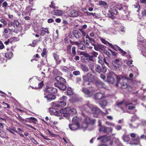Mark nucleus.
Segmentation results:
<instances>
[{
    "instance_id": "obj_1",
    "label": "nucleus",
    "mask_w": 146,
    "mask_h": 146,
    "mask_svg": "<svg viewBox=\"0 0 146 146\" xmlns=\"http://www.w3.org/2000/svg\"><path fill=\"white\" fill-rule=\"evenodd\" d=\"M57 82V83H54V86L60 90H64L66 88V86L64 83L66 80L63 78L59 76H56L55 78Z\"/></svg>"
},
{
    "instance_id": "obj_2",
    "label": "nucleus",
    "mask_w": 146,
    "mask_h": 146,
    "mask_svg": "<svg viewBox=\"0 0 146 146\" xmlns=\"http://www.w3.org/2000/svg\"><path fill=\"white\" fill-rule=\"evenodd\" d=\"M57 92V89L55 88H48L46 90L45 93L44 98H46L48 102H50L55 99V96L54 95L51 94H47V92L49 93H54Z\"/></svg>"
},
{
    "instance_id": "obj_3",
    "label": "nucleus",
    "mask_w": 146,
    "mask_h": 146,
    "mask_svg": "<svg viewBox=\"0 0 146 146\" xmlns=\"http://www.w3.org/2000/svg\"><path fill=\"white\" fill-rule=\"evenodd\" d=\"M82 78L84 85H90L95 80L94 76L91 73H88L87 74L83 76Z\"/></svg>"
},
{
    "instance_id": "obj_4",
    "label": "nucleus",
    "mask_w": 146,
    "mask_h": 146,
    "mask_svg": "<svg viewBox=\"0 0 146 146\" xmlns=\"http://www.w3.org/2000/svg\"><path fill=\"white\" fill-rule=\"evenodd\" d=\"M132 103L128 102H124V101L118 102L116 104V106L119 107L122 110L123 112H124L123 108L124 107H128V108L129 110H131L134 109L135 107L133 106H130L132 105Z\"/></svg>"
},
{
    "instance_id": "obj_5",
    "label": "nucleus",
    "mask_w": 146,
    "mask_h": 146,
    "mask_svg": "<svg viewBox=\"0 0 146 146\" xmlns=\"http://www.w3.org/2000/svg\"><path fill=\"white\" fill-rule=\"evenodd\" d=\"M67 99V97L65 96H63L60 98V101L58 102H53L52 103V106L55 107H62L65 106L66 105V102Z\"/></svg>"
},
{
    "instance_id": "obj_6",
    "label": "nucleus",
    "mask_w": 146,
    "mask_h": 146,
    "mask_svg": "<svg viewBox=\"0 0 146 146\" xmlns=\"http://www.w3.org/2000/svg\"><path fill=\"white\" fill-rule=\"evenodd\" d=\"M116 78L117 82L115 84V86H118L119 84L120 83L122 88L124 89L127 87L128 85L126 83L127 80L126 79L121 78L120 76H117Z\"/></svg>"
},
{
    "instance_id": "obj_7",
    "label": "nucleus",
    "mask_w": 146,
    "mask_h": 146,
    "mask_svg": "<svg viewBox=\"0 0 146 146\" xmlns=\"http://www.w3.org/2000/svg\"><path fill=\"white\" fill-rule=\"evenodd\" d=\"M85 108L90 109L94 114H98L100 113L101 111L100 109L98 108L95 106H92L91 108H90V107H88V105H86L81 107L80 109L81 110H82L83 111H89L88 110H87Z\"/></svg>"
},
{
    "instance_id": "obj_8",
    "label": "nucleus",
    "mask_w": 146,
    "mask_h": 146,
    "mask_svg": "<svg viewBox=\"0 0 146 146\" xmlns=\"http://www.w3.org/2000/svg\"><path fill=\"white\" fill-rule=\"evenodd\" d=\"M131 140V145H138L140 144V137L136 134L133 133L130 134Z\"/></svg>"
},
{
    "instance_id": "obj_9",
    "label": "nucleus",
    "mask_w": 146,
    "mask_h": 146,
    "mask_svg": "<svg viewBox=\"0 0 146 146\" xmlns=\"http://www.w3.org/2000/svg\"><path fill=\"white\" fill-rule=\"evenodd\" d=\"M111 10H109L108 11L107 15L108 16L112 19H114L115 17L113 15H116L117 13L116 8L115 6L111 5L110 6Z\"/></svg>"
},
{
    "instance_id": "obj_10",
    "label": "nucleus",
    "mask_w": 146,
    "mask_h": 146,
    "mask_svg": "<svg viewBox=\"0 0 146 146\" xmlns=\"http://www.w3.org/2000/svg\"><path fill=\"white\" fill-rule=\"evenodd\" d=\"M99 131L103 133L109 134L112 132L113 129L111 127H107L105 125L99 128Z\"/></svg>"
},
{
    "instance_id": "obj_11",
    "label": "nucleus",
    "mask_w": 146,
    "mask_h": 146,
    "mask_svg": "<svg viewBox=\"0 0 146 146\" xmlns=\"http://www.w3.org/2000/svg\"><path fill=\"white\" fill-rule=\"evenodd\" d=\"M117 77L112 71H110L109 73L107 76L108 82L111 84H113L115 82V80L114 79L115 77Z\"/></svg>"
},
{
    "instance_id": "obj_12",
    "label": "nucleus",
    "mask_w": 146,
    "mask_h": 146,
    "mask_svg": "<svg viewBox=\"0 0 146 146\" xmlns=\"http://www.w3.org/2000/svg\"><path fill=\"white\" fill-rule=\"evenodd\" d=\"M113 68L115 70H117L119 69V65L122 64L121 60L120 59H116L115 61L113 62Z\"/></svg>"
},
{
    "instance_id": "obj_13",
    "label": "nucleus",
    "mask_w": 146,
    "mask_h": 146,
    "mask_svg": "<svg viewBox=\"0 0 146 146\" xmlns=\"http://www.w3.org/2000/svg\"><path fill=\"white\" fill-rule=\"evenodd\" d=\"M70 108L69 107H67L64 108L60 110V112L61 113V116L63 114L64 117H68L70 115Z\"/></svg>"
},
{
    "instance_id": "obj_14",
    "label": "nucleus",
    "mask_w": 146,
    "mask_h": 146,
    "mask_svg": "<svg viewBox=\"0 0 146 146\" xmlns=\"http://www.w3.org/2000/svg\"><path fill=\"white\" fill-rule=\"evenodd\" d=\"M110 139V137L106 135L101 136L97 138V140H100L102 143L106 142L109 141Z\"/></svg>"
},
{
    "instance_id": "obj_15",
    "label": "nucleus",
    "mask_w": 146,
    "mask_h": 146,
    "mask_svg": "<svg viewBox=\"0 0 146 146\" xmlns=\"http://www.w3.org/2000/svg\"><path fill=\"white\" fill-rule=\"evenodd\" d=\"M68 15L71 17H76L78 15V12L75 10L72 9L68 11Z\"/></svg>"
},
{
    "instance_id": "obj_16",
    "label": "nucleus",
    "mask_w": 146,
    "mask_h": 146,
    "mask_svg": "<svg viewBox=\"0 0 146 146\" xmlns=\"http://www.w3.org/2000/svg\"><path fill=\"white\" fill-rule=\"evenodd\" d=\"M50 112L52 113L55 115L58 116H61V113L58 110L53 108H50Z\"/></svg>"
},
{
    "instance_id": "obj_17",
    "label": "nucleus",
    "mask_w": 146,
    "mask_h": 146,
    "mask_svg": "<svg viewBox=\"0 0 146 146\" xmlns=\"http://www.w3.org/2000/svg\"><path fill=\"white\" fill-rule=\"evenodd\" d=\"M82 92L86 95L87 97H90L93 94L92 91H90L86 88H83L82 89Z\"/></svg>"
},
{
    "instance_id": "obj_18",
    "label": "nucleus",
    "mask_w": 146,
    "mask_h": 146,
    "mask_svg": "<svg viewBox=\"0 0 146 146\" xmlns=\"http://www.w3.org/2000/svg\"><path fill=\"white\" fill-rule=\"evenodd\" d=\"M73 34L76 38H80L82 36V33L81 32L76 30L73 31Z\"/></svg>"
},
{
    "instance_id": "obj_19",
    "label": "nucleus",
    "mask_w": 146,
    "mask_h": 146,
    "mask_svg": "<svg viewBox=\"0 0 146 146\" xmlns=\"http://www.w3.org/2000/svg\"><path fill=\"white\" fill-rule=\"evenodd\" d=\"M112 49L116 51L119 50L120 52V53L123 56H124L126 54V53L125 52L123 51V50L117 45H114V48H113Z\"/></svg>"
},
{
    "instance_id": "obj_20",
    "label": "nucleus",
    "mask_w": 146,
    "mask_h": 146,
    "mask_svg": "<svg viewBox=\"0 0 146 146\" xmlns=\"http://www.w3.org/2000/svg\"><path fill=\"white\" fill-rule=\"evenodd\" d=\"M40 36H44L45 34L47 33V34H49V32L48 31V29L47 28H41L40 30Z\"/></svg>"
},
{
    "instance_id": "obj_21",
    "label": "nucleus",
    "mask_w": 146,
    "mask_h": 146,
    "mask_svg": "<svg viewBox=\"0 0 146 146\" xmlns=\"http://www.w3.org/2000/svg\"><path fill=\"white\" fill-rule=\"evenodd\" d=\"M98 61L99 63L101 64H104V62H105L108 66L109 64L107 62L106 60L104 58L100 55L98 56Z\"/></svg>"
},
{
    "instance_id": "obj_22",
    "label": "nucleus",
    "mask_w": 146,
    "mask_h": 146,
    "mask_svg": "<svg viewBox=\"0 0 146 146\" xmlns=\"http://www.w3.org/2000/svg\"><path fill=\"white\" fill-rule=\"evenodd\" d=\"M79 126V124L72 123V124L69 125L70 129L72 130H75L78 129Z\"/></svg>"
},
{
    "instance_id": "obj_23",
    "label": "nucleus",
    "mask_w": 146,
    "mask_h": 146,
    "mask_svg": "<svg viewBox=\"0 0 146 146\" xmlns=\"http://www.w3.org/2000/svg\"><path fill=\"white\" fill-rule=\"evenodd\" d=\"M96 84L100 88H106V86L102 82L99 80H97L95 82Z\"/></svg>"
},
{
    "instance_id": "obj_24",
    "label": "nucleus",
    "mask_w": 146,
    "mask_h": 146,
    "mask_svg": "<svg viewBox=\"0 0 146 146\" xmlns=\"http://www.w3.org/2000/svg\"><path fill=\"white\" fill-rule=\"evenodd\" d=\"M99 38L102 43L106 44H108V45L111 47L112 48H114V46L113 45L109 43L107 41H106L102 37H99Z\"/></svg>"
},
{
    "instance_id": "obj_25",
    "label": "nucleus",
    "mask_w": 146,
    "mask_h": 146,
    "mask_svg": "<svg viewBox=\"0 0 146 146\" xmlns=\"http://www.w3.org/2000/svg\"><path fill=\"white\" fill-rule=\"evenodd\" d=\"M96 121L94 119H91L88 117H86L84 122L88 124L92 123L94 124L95 123Z\"/></svg>"
},
{
    "instance_id": "obj_26",
    "label": "nucleus",
    "mask_w": 146,
    "mask_h": 146,
    "mask_svg": "<svg viewBox=\"0 0 146 146\" xmlns=\"http://www.w3.org/2000/svg\"><path fill=\"white\" fill-rule=\"evenodd\" d=\"M94 49L97 51L100 50H103L104 48V46L103 45L100 44H97L94 45Z\"/></svg>"
},
{
    "instance_id": "obj_27",
    "label": "nucleus",
    "mask_w": 146,
    "mask_h": 146,
    "mask_svg": "<svg viewBox=\"0 0 146 146\" xmlns=\"http://www.w3.org/2000/svg\"><path fill=\"white\" fill-rule=\"evenodd\" d=\"M94 96L96 99L100 100L104 97V95L101 93H99L96 94Z\"/></svg>"
},
{
    "instance_id": "obj_28",
    "label": "nucleus",
    "mask_w": 146,
    "mask_h": 146,
    "mask_svg": "<svg viewBox=\"0 0 146 146\" xmlns=\"http://www.w3.org/2000/svg\"><path fill=\"white\" fill-rule=\"evenodd\" d=\"M52 13L57 16H60L62 14V12L59 10H54L52 12Z\"/></svg>"
},
{
    "instance_id": "obj_29",
    "label": "nucleus",
    "mask_w": 146,
    "mask_h": 146,
    "mask_svg": "<svg viewBox=\"0 0 146 146\" xmlns=\"http://www.w3.org/2000/svg\"><path fill=\"white\" fill-rule=\"evenodd\" d=\"M122 138L123 140L125 142H128L130 140L129 135L125 134H124Z\"/></svg>"
},
{
    "instance_id": "obj_30",
    "label": "nucleus",
    "mask_w": 146,
    "mask_h": 146,
    "mask_svg": "<svg viewBox=\"0 0 146 146\" xmlns=\"http://www.w3.org/2000/svg\"><path fill=\"white\" fill-rule=\"evenodd\" d=\"M13 54L12 52L9 51L6 52L5 54V56L7 58L10 59L13 56Z\"/></svg>"
},
{
    "instance_id": "obj_31",
    "label": "nucleus",
    "mask_w": 146,
    "mask_h": 146,
    "mask_svg": "<svg viewBox=\"0 0 146 146\" xmlns=\"http://www.w3.org/2000/svg\"><path fill=\"white\" fill-rule=\"evenodd\" d=\"M107 102L106 100H104L99 103V104L103 108L107 105Z\"/></svg>"
},
{
    "instance_id": "obj_32",
    "label": "nucleus",
    "mask_w": 146,
    "mask_h": 146,
    "mask_svg": "<svg viewBox=\"0 0 146 146\" xmlns=\"http://www.w3.org/2000/svg\"><path fill=\"white\" fill-rule=\"evenodd\" d=\"M83 38V41L86 45L88 46L92 44V43L90 41V40L88 39H85L84 38L82 37Z\"/></svg>"
},
{
    "instance_id": "obj_33",
    "label": "nucleus",
    "mask_w": 146,
    "mask_h": 146,
    "mask_svg": "<svg viewBox=\"0 0 146 146\" xmlns=\"http://www.w3.org/2000/svg\"><path fill=\"white\" fill-rule=\"evenodd\" d=\"M78 120L79 119L77 117H74L72 119V122L74 123L79 124Z\"/></svg>"
},
{
    "instance_id": "obj_34",
    "label": "nucleus",
    "mask_w": 146,
    "mask_h": 146,
    "mask_svg": "<svg viewBox=\"0 0 146 146\" xmlns=\"http://www.w3.org/2000/svg\"><path fill=\"white\" fill-rule=\"evenodd\" d=\"M82 42V41H80L78 47L80 49L84 50L85 49V46L83 44L81 43Z\"/></svg>"
},
{
    "instance_id": "obj_35",
    "label": "nucleus",
    "mask_w": 146,
    "mask_h": 146,
    "mask_svg": "<svg viewBox=\"0 0 146 146\" xmlns=\"http://www.w3.org/2000/svg\"><path fill=\"white\" fill-rule=\"evenodd\" d=\"M81 68L82 70L86 72L88 71V68L86 65H82L81 66Z\"/></svg>"
},
{
    "instance_id": "obj_36",
    "label": "nucleus",
    "mask_w": 146,
    "mask_h": 146,
    "mask_svg": "<svg viewBox=\"0 0 146 146\" xmlns=\"http://www.w3.org/2000/svg\"><path fill=\"white\" fill-rule=\"evenodd\" d=\"M96 71L100 73L101 72V66H100L97 65L96 66L95 68Z\"/></svg>"
},
{
    "instance_id": "obj_37",
    "label": "nucleus",
    "mask_w": 146,
    "mask_h": 146,
    "mask_svg": "<svg viewBox=\"0 0 146 146\" xmlns=\"http://www.w3.org/2000/svg\"><path fill=\"white\" fill-rule=\"evenodd\" d=\"M88 127V124L86 123L85 122H84L82 124V127L83 128L84 130L86 129Z\"/></svg>"
},
{
    "instance_id": "obj_38",
    "label": "nucleus",
    "mask_w": 146,
    "mask_h": 146,
    "mask_svg": "<svg viewBox=\"0 0 146 146\" xmlns=\"http://www.w3.org/2000/svg\"><path fill=\"white\" fill-rule=\"evenodd\" d=\"M72 56H74L76 54V48L75 47H73L72 49Z\"/></svg>"
},
{
    "instance_id": "obj_39",
    "label": "nucleus",
    "mask_w": 146,
    "mask_h": 146,
    "mask_svg": "<svg viewBox=\"0 0 146 146\" xmlns=\"http://www.w3.org/2000/svg\"><path fill=\"white\" fill-rule=\"evenodd\" d=\"M91 55L94 58L96 57L98 55V53L95 52H92L90 53Z\"/></svg>"
},
{
    "instance_id": "obj_40",
    "label": "nucleus",
    "mask_w": 146,
    "mask_h": 146,
    "mask_svg": "<svg viewBox=\"0 0 146 146\" xmlns=\"http://www.w3.org/2000/svg\"><path fill=\"white\" fill-rule=\"evenodd\" d=\"M122 5L118 3L116 5V7L119 10H122Z\"/></svg>"
},
{
    "instance_id": "obj_41",
    "label": "nucleus",
    "mask_w": 146,
    "mask_h": 146,
    "mask_svg": "<svg viewBox=\"0 0 146 146\" xmlns=\"http://www.w3.org/2000/svg\"><path fill=\"white\" fill-rule=\"evenodd\" d=\"M79 31H80L81 33L82 34L83 37L85 36L86 35V33L85 31H84L83 29H79Z\"/></svg>"
},
{
    "instance_id": "obj_42",
    "label": "nucleus",
    "mask_w": 146,
    "mask_h": 146,
    "mask_svg": "<svg viewBox=\"0 0 146 146\" xmlns=\"http://www.w3.org/2000/svg\"><path fill=\"white\" fill-rule=\"evenodd\" d=\"M76 109L74 108H72L71 109L70 108V110H69L70 114L72 113L73 114H74L76 113Z\"/></svg>"
},
{
    "instance_id": "obj_43",
    "label": "nucleus",
    "mask_w": 146,
    "mask_h": 146,
    "mask_svg": "<svg viewBox=\"0 0 146 146\" xmlns=\"http://www.w3.org/2000/svg\"><path fill=\"white\" fill-rule=\"evenodd\" d=\"M16 117L20 121L23 122L24 120V119H23L22 117L19 115H17V116H16Z\"/></svg>"
},
{
    "instance_id": "obj_44",
    "label": "nucleus",
    "mask_w": 146,
    "mask_h": 146,
    "mask_svg": "<svg viewBox=\"0 0 146 146\" xmlns=\"http://www.w3.org/2000/svg\"><path fill=\"white\" fill-rule=\"evenodd\" d=\"M99 4L100 5H103L104 6L107 5V4L106 2L101 1H99Z\"/></svg>"
},
{
    "instance_id": "obj_45",
    "label": "nucleus",
    "mask_w": 146,
    "mask_h": 146,
    "mask_svg": "<svg viewBox=\"0 0 146 146\" xmlns=\"http://www.w3.org/2000/svg\"><path fill=\"white\" fill-rule=\"evenodd\" d=\"M84 13L85 14H86L88 16L92 15L93 16H94L96 14L95 13H90L88 11H85Z\"/></svg>"
},
{
    "instance_id": "obj_46",
    "label": "nucleus",
    "mask_w": 146,
    "mask_h": 146,
    "mask_svg": "<svg viewBox=\"0 0 146 146\" xmlns=\"http://www.w3.org/2000/svg\"><path fill=\"white\" fill-rule=\"evenodd\" d=\"M41 39V38L40 37L39 39L38 40H33L32 43L33 44H36L38 43L39 41H40Z\"/></svg>"
},
{
    "instance_id": "obj_47",
    "label": "nucleus",
    "mask_w": 146,
    "mask_h": 146,
    "mask_svg": "<svg viewBox=\"0 0 146 146\" xmlns=\"http://www.w3.org/2000/svg\"><path fill=\"white\" fill-rule=\"evenodd\" d=\"M134 78V77H133V74L132 73H131L129 74V77L127 78V79L131 80H133Z\"/></svg>"
},
{
    "instance_id": "obj_48",
    "label": "nucleus",
    "mask_w": 146,
    "mask_h": 146,
    "mask_svg": "<svg viewBox=\"0 0 146 146\" xmlns=\"http://www.w3.org/2000/svg\"><path fill=\"white\" fill-rule=\"evenodd\" d=\"M105 124L107 125L111 126H115L114 124L112 123H110L108 121H106Z\"/></svg>"
},
{
    "instance_id": "obj_49",
    "label": "nucleus",
    "mask_w": 146,
    "mask_h": 146,
    "mask_svg": "<svg viewBox=\"0 0 146 146\" xmlns=\"http://www.w3.org/2000/svg\"><path fill=\"white\" fill-rule=\"evenodd\" d=\"M107 71L106 67L104 66H103L101 68V72H105Z\"/></svg>"
},
{
    "instance_id": "obj_50",
    "label": "nucleus",
    "mask_w": 146,
    "mask_h": 146,
    "mask_svg": "<svg viewBox=\"0 0 146 146\" xmlns=\"http://www.w3.org/2000/svg\"><path fill=\"white\" fill-rule=\"evenodd\" d=\"M17 38L16 37H13L12 38H10V41L12 42L16 41L17 40Z\"/></svg>"
},
{
    "instance_id": "obj_51",
    "label": "nucleus",
    "mask_w": 146,
    "mask_h": 146,
    "mask_svg": "<svg viewBox=\"0 0 146 146\" xmlns=\"http://www.w3.org/2000/svg\"><path fill=\"white\" fill-rule=\"evenodd\" d=\"M31 140L32 142L35 144L37 145L38 144V143L34 138H32Z\"/></svg>"
},
{
    "instance_id": "obj_52",
    "label": "nucleus",
    "mask_w": 146,
    "mask_h": 146,
    "mask_svg": "<svg viewBox=\"0 0 146 146\" xmlns=\"http://www.w3.org/2000/svg\"><path fill=\"white\" fill-rule=\"evenodd\" d=\"M94 64L92 63L90 64L89 65L90 68L92 71H93L94 70Z\"/></svg>"
},
{
    "instance_id": "obj_53",
    "label": "nucleus",
    "mask_w": 146,
    "mask_h": 146,
    "mask_svg": "<svg viewBox=\"0 0 146 146\" xmlns=\"http://www.w3.org/2000/svg\"><path fill=\"white\" fill-rule=\"evenodd\" d=\"M7 130L9 132H10L11 133L13 134L14 133L13 131H15V129H12L11 128H8L7 129Z\"/></svg>"
},
{
    "instance_id": "obj_54",
    "label": "nucleus",
    "mask_w": 146,
    "mask_h": 146,
    "mask_svg": "<svg viewBox=\"0 0 146 146\" xmlns=\"http://www.w3.org/2000/svg\"><path fill=\"white\" fill-rule=\"evenodd\" d=\"M46 54V50L45 48H44L43 51L41 53V55L42 57H43Z\"/></svg>"
},
{
    "instance_id": "obj_55",
    "label": "nucleus",
    "mask_w": 146,
    "mask_h": 146,
    "mask_svg": "<svg viewBox=\"0 0 146 146\" xmlns=\"http://www.w3.org/2000/svg\"><path fill=\"white\" fill-rule=\"evenodd\" d=\"M89 59L90 60L94 61L95 60V58L92 56V55H89L88 56Z\"/></svg>"
},
{
    "instance_id": "obj_56",
    "label": "nucleus",
    "mask_w": 146,
    "mask_h": 146,
    "mask_svg": "<svg viewBox=\"0 0 146 146\" xmlns=\"http://www.w3.org/2000/svg\"><path fill=\"white\" fill-rule=\"evenodd\" d=\"M67 93L69 95H71L72 94V92L71 88H70L68 89Z\"/></svg>"
},
{
    "instance_id": "obj_57",
    "label": "nucleus",
    "mask_w": 146,
    "mask_h": 146,
    "mask_svg": "<svg viewBox=\"0 0 146 146\" xmlns=\"http://www.w3.org/2000/svg\"><path fill=\"white\" fill-rule=\"evenodd\" d=\"M127 6L126 5H124L123 6L122 5V10L123 11H126L127 9Z\"/></svg>"
},
{
    "instance_id": "obj_58",
    "label": "nucleus",
    "mask_w": 146,
    "mask_h": 146,
    "mask_svg": "<svg viewBox=\"0 0 146 146\" xmlns=\"http://www.w3.org/2000/svg\"><path fill=\"white\" fill-rule=\"evenodd\" d=\"M73 74L77 76L80 74V72L79 71H74L73 72Z\"/></svg>"
},
{
    "instance_id": "obj_59",
    "label": "nucleus",
    "mask_w": 146,
    "mask_h": 146,
    "mask_svg": "<svg viewBox=\"0 0 146 146\" xmlns=\"http://www.w3.org/2000/svg\"><path fill=\"white\" fill-rule=\"evenodd\" d=\"M115 128L116 130H119L121 129L122 128L121 126L117 125L115 126Z\"/></svg>"
},
{
    "instance_id": "obj_60",
    "label": "nucleus",
    "mask_w": 146,
    "mask_h": 146,
    "mask_svg": "<svg viewBox=\"0 0 146 146\" xmlns=\"http://www.w3.org/2000/svg\"><path fill=\"white\" fill-rule=\"evenodd\" d=\"M28 119L32 120L33 121L34 123H36V122L37 121L36 119L33 117H30L28 118Z\"/></svg>"
},
{
    "instance_id": "obj_61",
    "label": "nucleus",
    "mask_w": 146,
    "mask_h": 146,
    "mask_svg": "<svg viewBox=\"0 0 146 146\" xmlns=\"http://www.w3.org/2000/svg\"><path fill=\"white\" fill-rule=\"evenodd\" d=\"M132 62L133 61H128L127 62V64L130 66H133V65H132Z\"/></svg>"
},
{
    "instance_id": "obj_62",
    "label": "nucleus",
    "mask_w": 146,
    "mask_h": 146,
    "mask_svg": "<svg viewBox=\"0 0 146 146\" xmlns=\"http://www.w3.org/2000/svg\"><path fill=\"white\" fill-rule=\"evenodd\" d=\"M14 24L16 25V27H17L19 25V23L17 20H15L14 21Z\"/></svg>"
},
{
    "instance_id": "obj_63",
    "label": "nucleus",
    "mask_w": 146,
    "mask_h": 146,
    "mask_svg": "<svg viewBox=\"0 0 146 146\" xmlns=\"http://www.w3.org/2000/svg\"><path fill=\"white\" fill-rule=\"evenodd\" d=\"M49 7L52 8L54 9L56 8V7L55 6L54 4L52 2L51 5H49Z\"/></svg>"
},
{
    "instance_id": "obj_64",
    "label": "nucleus",
    "mask_w": 146,
    "mask_h": 146,
    "mask_svg": "<svg viewBox=\"0 0 146 146\" xmlns=\"http://www.w3.org/2000/svg\"><path fill=\"white\" fill-rule=\"evenodd\" d=\"M142 14L143 16H145L146 17V9H145L143 11H142Z\"/></svg>"
}]
</instances>
